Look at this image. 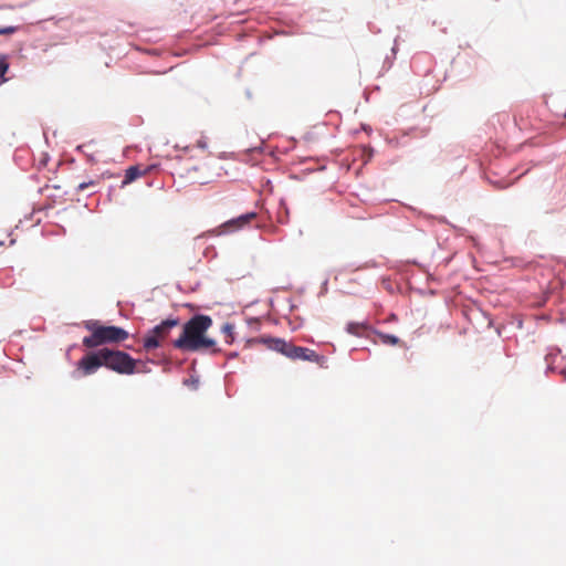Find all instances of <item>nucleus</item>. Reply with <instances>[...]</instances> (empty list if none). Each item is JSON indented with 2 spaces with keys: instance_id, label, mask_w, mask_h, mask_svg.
<instances>
[{
  "instance_id": "f03ea898",
  "label": "nucleus",
  "mask_w": 566,
  "mask_h": 566,
  "mask_svg": "<svg viewBox=\"0 0 566 566\" xmlns=\"http://www.w3.org/2000/svg\"><path fill=\"white\" fill-rule=\"evenodd\" d=\"M212 319L208 315H195L182 328L181 335L174 340V346L181 350L198 352L214 349L216 342L206 335L211 327Z\"/></svg>"
},
{
  "instance_id": "f8f14e48",
  "label": "nucleus",
  "mask_w": 566,
  "mask_h": 566,
  "mask_svg": "<svg viewBox=\"0 0 566 566\" xmlns=\"http://www.w3.org/2000/svg\"><path fill=\"white\" fill-rule=\"evenodd\" d=\"M9 70V63L7 62V59L4 56L0 57V76L2 82H6L7 78L4 77V74Z\"/></svg>"
},
{
  "instance_id": "9b49d317",
  "label": "nucleus",
  "mask_w": 566,
  "mask_h": 566,
  "mask_svg": "<svg viewBox=\"0 0 566 566\" xmlns=\"http://www.w3.org/2000/svg\"><path fill=\"white\" fill-rule=\"evenodd\" d=\"M97 184H98L97 180L83 181V182L78 184L76 191L80 192V191H84V190H87L91 188H95L97 186Z\"/></svg>"
},
{
  "instance_id": "9d476101",
  "label": "nucleus",
  "mask_w": 566,
  "mask_h": 566,
  "mask_svg": "<svg viewBox=\"0 0 566 566\" xmlns=\"http://www.w3.org/2000/svg\"><path fill=\"white\" fill-rule=\"evenodd\" d=\"M222 332L226 334V342L231 344L233 342L234 326L231 324H224Z\"/></svg>"
},
{
  "instance_id": "7ed1b4c3",
  "label": "nucleus",
  "mask_w": 566,
  "mask_h": 566,
  "mask_svg": "<svg viewBox=\"0 0 566 566\" xmlns=\"http://www.w3.org/2000/svg\"><path fill=\"white\" fill-rule=\"evenodd\" d=\"M84 327L91 332L85 336L82 344L86 348H96L106 344H118L128 338V332L118 326L102 325L98 321L90 319L84 322Z\"/></svg>"
},
{
  "instance_id": "f257e3e1",
  "label": "nucleus",
  "mask_w": 566,
  "mask_h": 566,
  "mask_svg": "<svg viewBox=\"0 0 566 566\" xmlns=\"http://www.w3.org/2000/svg\"><path fill=\"white\" fill-rule=\"evenodd\" d=\"M137 360L129 354L107 347L88 352L77 361V369L83 376L95 374L101 367H106L120 375H133Z\"/></svg>"
},
{
  "instance_id": "0eeeda50",
  "label": "nucleus",
  "mask_w": 566,
  "mask_h": 566,
  "mask_svg": "<svg viewBox=\"0 0 566 566\" xmlns=\"http://www.w3.org/2000/svg\"><path fill=\"white\" fill-rule=\"evenodd\" d=\"M144 174H145V171H142L139 166L128 167L125 171V177L122 182V187L129 185L130 182L135 181L137 178L142 177Z\"/></svg>"
},
{
  "instance_id": "ddd939ff",
  "label": "nucleus",
  "mask_w": 566,
  "mask_h": 566,
  "mask_svg": "<svg viewBox=\"0 0 566 566\" xmlns=\"http://www.w3.org/2000/svg\"><path fill=\"white\" fill-rule=\"evenodd\" d=\"M18 30H19V28L18 27H13V25L0 28V35L13 34Z\"/></svg>"
},
{
  "instance_id": "1a4fd4ad",
  "label": "nucleus",
  "mask_w": 566,
  "mask_h": 566,
  "mask_svg": "<svg viewBox=\"0 0 566 566\" xmlns=\"http://www.w3.org/2000/svg\"><path fill=\"white\" fill-rule=\"evenodd\" d=\"M376 335L378 336L380 343L385 345L396 346L400 344V339L391 334H386L382 332H376Z\"/></svg>"
},
{
  "instance_id": "20e7f679",
  "label": "nucleus",
  "mask_w": 566,
  "mask_h": 566,
  "mask_svg": "<svg viewBox=\"0 0 566 566\" xmlns=\"http://www.w3.org/2000/svg\"><path fill=\"white\" fill-rule=\"evenodd\" d=\"M269 348L283 354L285 357L292 360H307L321 364L324 361V357L318 355L315 350L296 346L282 338H268L263 340Z\"/></svg>"
},
{
  "instance_id": "6e6552de",
  "label": "nucleus",
  "mask_w": 566,
  "mask_h": 566,
  "mask_svg": "<svg viewBox=\"0 0 566 566\" xmlns=\"http://www.w3.org/2000/svg\"><path fill=\"white\" fill-rule=\"evenodd\" d=\"M368 328H369V326L365 322H361V323L350 322L346 326V331L349 334H352L354 336H357V337L365 336V334L368 331Z\"/></svg>"
},
{
  "instance_id": "39448f33",
  "label": "nucleus",
  "mask_w": 566,
  "mask_h": 566,
  "mask_svg": "<svg viewBox=\"0 0 566 566\" xmlns=\"http://www.w3.org/2000/svg\"><path fill=\"white\" fill-rule=\"evenodd\" d=\"M178 325V318H167L163 321L159 325L155 326L145 335L143 339L144 349L146 352H150L155 348L160 347L170 335L171 329L177 327Z\"/></svg>"
},
{
  "instance_id": "423d86ee",
  "label": "nucleus",
  "mask_w": 566,
  "mask_h": 566,
  "mask_svg": "<svg viewBox=\"0 0 566 566\" xmlns=\"http://www.w3.org/2000/svg\"><path fill=\"white\" fill-rule=\"evenodd\" d=\"M255 217H256L255 212H248L238 218L231 219L221 226L222 232L237 231V230L243 228L244 226H247L248 223H250L253 219H255Z\"/></svg>"
}]
</instances>
